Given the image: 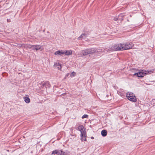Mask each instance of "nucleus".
Returning a JSON list of instances; mask_svg holds the SVG:
<instances>
[{
  "mask_svg": "<svg viewBox=\"0 0 155 155\" xmlns=\"http://www.w3.org/2000/svg\"><path fill=\"white\" fill-rule=\"evenodd\" d=\"M97 52L101 54L102 53V51L100 50L98 51V50L96 48H91L82 50L81 52V55L85 56L88 54H92L94 53L97 54Z\"/></svg>",
  "mask_w": 155,
  "mask_h": 155,
  "instance_id": "nucleus-1",
  "label": "nucleus"
},
{
  "mask_svg": "<svg viewBox=\"0 0 155 155\" xmlns=\"http://www.w3.org/2000/svg\"><path fill=\"white\" fill-rule=\"evenodd\" d=\"M78 130L81 132V140L82 141H86L87 134L85 129L83 125H80L78 127Z\"/></svg>",
  "mask_w": 155,
  "mask_h": 155,
  "instance_id": "nucleus-2",
  "label": "nucleus"
},
{
  "mask_svg": "<svg viewBox=\"0 0 155 155\" xmlns=\"http://www.w3.org/2000/svg\"><path fill=\"white\" fill-rule=\"evenodd\" d=\"M152 72L151 71H145L140 70L137 73H135L134 74V75H137L139 77H143L145 76L147 74H150Z\"/></svg>",
  "mask_w": 155,
  "mask_h": 155,
  "instance_id": "nucleus-3",
  "label": "nucleus"
},
{
  "mask_svg": "<svg viewBox=\"0 0 155 155\" xmlns=\"http://www.w3.org/2000/svg\"><path fill=\"white\" fill-rule=\"evenodd\" d=\"M126 97L129 101L133 102H136L137 100L134 94L131 92H128L126 94Z\"/></svg>",
  "mask_w": 155,
  "mask_h": 155,
  "instance_id": "nucleus-4",
  "label": "nucleus"
},
{
  "mask_svg": "<svg viewBox=\"0 0 155 155\" xmlns=\"http://www.w3.org/2000/svg\"><path fill=\"white\" fill-rule=\"evenodd\" d=\"M120 50L119 44H115L109 48V49L106 48L104 50V52H107L108 51H114Z\"/></svg>",
  "mask_w": 155,
  "mask_h": 155,
  "instance_id": "nucleus-5",
  "label": "nucleus"
},
{
  "mask_svg": "<svg viewBox=\"0 0 155 155\" xmlns=\"http://www.w3.org/2000/svg\"><path fill=\"white\" fill-rule=\"evenodd\" d=\"M126 50L131 48L134 46V44L131 42H126L125 43Z\"/></svg>",
  "mask_w": 155,
  "mask_h": 155,
  "instance_id": "nucleus-6",
  "label": "nucleus"
},
{
  "mask_svg": "<svg viewBox=\"0 0 155 155\" xmlns=\"http://www.w3.org/2000/svg\"><path fill=\"white\" fill-rule=\"evenodd\" d=\"M54 54L56 55L63 56L64 54V51L62 50L56 51L54 52Z\"/></svg>",
  "mask_w": 155,
  "mask_h": 155,
  "instance_id": "nucleus-7",
  "label": "nucleus"
},
{
  "mask_svg": "<svg viewBox=\"0 0 155 155\" xmlns=\"http://www.w3.org/2000/svg\"><path fill=\"white\" fill-rule=\"evenodd\" d=\"M120 50H126V48L125 44L124 43H120L119 44Z\"/></svg>",
  "mask_w": 155,
  "mask_h": 155,
  "instance_id": "nucleus-8",
  "label": "nucleus"
},
{
  "mask_svg": "<svg viewBox=\"0 0 155 155\" xmlns=\"http://www.w3.org/2000/svg\"><path fill=\"white\" fill-rule=\"evenodd\" d=\"M72 51L71 50H66L64 51V54L66 55L69 56L72 54Z\"/></svg>",
  "mask_w": 155,
  "mask_h": 155,
  "instance_id": "nucleus-9",
  "label": "nucleus"
},
{
  "mask_svg": "<svg viewBox=\"0 0 155 155\" xmlns=\"http://www.w3.org/2000/svg\"><path fill=\"white\" fill-rule=\"evenodd\" d=\"M54 66L57 67L58 69L61 70V64L59 63H56L54 65Z\"/></svg>",
  "mask_w": 155,
  "mask_h": 155,
  "instance_id": "nucleus-10",
  "label": "nucleus"
},
{
  "mask_svg": "<svg viewBox=\"0 0 155 155\" xmlns=\"http://www.w3.org/2000/svg\"><path fill=\"white\" fill-rule=\"evenodd\" d=\"M87 35L85 34H83L81 35L78 38V39L79 40L81 39L82 38L85 39Z\"/></svg>",
  "mask_w": 155,
  "mask_h": 155,
  "instance_id": "nucleus-11",
  "label": "nucleus"
},
{
  "mask_svg": "<svg viewBox=\"0 0 155 155\" xmlns=\"http://www.w3.org/2000/svg\"><path fill=\"white\" fill-rule=\"evenodd\" d=\"M101 134L103 137H105L107 134V131L105 130H104L101 131Z\"/></svg>",
  "mask_w": 155,
  "mask_h": 155,
  "instance_id": "nucleus-12",
  "label": "nucleus"
},
{
  "mask_svg": "<svg viewBox=\"0 0 155 155\" xmlns=\"http://www.w3.org/2000/svg\"><path fill=\"white\" fill-rule=\"evenodd\" d=\"M34 47H35V50L37 51L40 49L41 48V46L39 45H36Z\"/></svg>",
  "mask_w": 155,
  "mask_h": 155,
  "instance_id": "nucleus-13",
  "label": "nucleus"
},
{
  "mask_svg": "<svg viewBox=\"0 0 155 155\" xmlns=\"http://www.w3.org/2000/svg\"><path fill=\"white\" fill-rule=\"evenodd\" d=\"M58 155H66V153L64 152H63L62 150H58Z\"/></svg>",
  "mask_w": 155,
  "mask_h": 155,
  "instance_id": "nucleus-14",
  "label": "nucleus"
},
{
  "mask_svg": "<svg viewBox=\"0 0 155 155\" xmlns=\"http://www.w3.org/2000/svg\"><path fill=\"white\" fill-rule=\"evenodd\" d=\"M24 100L26 103H29L30 102V99L28 97H24Z\"/></svg>",
  "mask_w": 155,
  "mask_h": 155,
  "instance_id": "nucleus-15",
  "label": "nucleus"
},
{
  "mask_svg": "<svg viewBox=\"0 0 155 155\" xmlns=\"http://www.w3.org/2000/svg\"><path fill=\"white\" fill-rule=\"evenodd\" d=\"M58 150H53L52 153L51 154H56L58 155Z\"/></svg>",
  "mask_w": 155,
  "mask_h": 155,
  "instance_id": "nucleus-16",
  "label": "nucleus"
},
{
  "mask_svg": "<svg viewBox=\"0 0 155 155\" xmlns=\"http://www.w3.org/2000/svg\"><path fill=\"white\" fill-rule=\"evenodd\" d=\"M88 117V116L87 115L84 114L82 116V118L83 119L84 118H87Z\"/></svg>",
  "mask_w": 155,
  "mask_h": 155,
  "instance_id": "nucleus-17",
  "label": "nucleus"
},
{
  "mask_svg": "<svg viewBox=\"0 0 155 155\" xmlns=\"http://www.w3.org/2000/svg\"><path fill=\"white\" fill-rule=\"evenodd\" d=\"M118 93L119 95H120L122 97H123V96H124V94L123 93H121V94H120V92H119L118 91Z\"/></svg>",
  "mask_w": 155,
  "mask_h": 155,
  "instance_id": "nucleus-18",
  "label": "nucleus"
},
{
  "mask_svg": "<svg viewBox=\"0 0 155 155\" xmlns=\"http://www.w3.org/2000/svg\"><path fill=\"white\" fill-rule=\"evenodd\" d=\"M34 46H35V45H32L31 47H32V48H31V49H32V50H35V47H34Z\"/></svg>",
  "mask_w": 155,
  "mask_h": 155,
  "instance_id": "nucleus-19",
  "label": "nucleus"
},
{
  "mask_svg": "<svg viewBox=\"0 0 155 155\" xmlns=\"http://www.w3.org/2000/svg\"><path fill=\"white\" fill-rule=\"evenodd\" d=\"M32 45H28V48H32V47H31Z\"/></svg>",
  "mask_w": 155,
  "mask_h": 155,
  "instance_id": "nucleus-20",
  "label": "nucleus"
},
{
  "mask_svg": "<svg viewBox=\"0 0 155 155\" xmlns=\"http://www.w3.org/2000/svg\"><path fill=\"white\" fill-rule=\"evenodd\" d=\"M114 20L115 21H117L118 20V18H114Z\"/></svg>",
  "mask_w": 155,
  "mask_h": 155,
  "instance_id": "nucleus-21",
  "label": "nucleus"
},
{
  "mask_svg": "<svg viewBox=\"0 0 155 155\" xmlns=\"http://www.w3.org/2000/svg\"><path fill=\"white\" fill-rule=\"evenodd\" d=\"M124 16V15L122 14H120V15H119V17H120V16Z\"/></svg>",
  "mask_w": 155,
  "mask_h": 155,
  "instance_id": "nucleus-22",
  "label": "nucleus"
},
{
  "mask_svg": "<svg viewBox=\"0 0 155 155\" xmlns=\"http://www.w3.org/2000/svg\"><path fill=\"white\" fill-rule=\"evenodd\" d=\"M10 21V19H8L7 20V21L8 22H9Z\"/></svg>",
  "mask_w": 155,
  "mask_h": 155,
  "instance_id": "nucleus-23",
  "label": "nucleus"
},
{
  "mask_svg": "<svg viewBox=\"0 0 155 155\" xmlns=\"http://www.w3.org/2000/svg\"><path fill=\"white\" fill-rule=\"evenodd\" d=\"M75 74V73L74 72H73L71 73V74Z\"/></svg>",
  "mask_w": 155,
  "mask_h": 155,
  "instance_id": "nucleus-24",
  "label": "nucleus"
},
{
  "mask_svg": "<svg viewBox=\"0 0 155 155\" xmlns=\"http://www.w3.org/2000/svg\"><path fill=\"white\" fill-rule=\"evenodd\" d=\"M91 138L92 139H93L94 138L93 137H91Z\"/></svg>",
  "mask_w": 155,
  "mask_h": 155,
  "instance_id": "nucleus-25",
  "label": "nucleus"
}]
</instances>
